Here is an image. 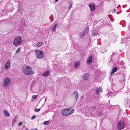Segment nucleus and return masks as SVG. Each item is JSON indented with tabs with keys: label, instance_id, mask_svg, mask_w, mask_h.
I'll return each mask as SVG.
<instances>
[{
	"label": "nucleus",
	"instance_id": "2eb2a0df",
	"mask_svg": "<svg viewBox=\"0 0 130 130\" xmlns=\"http://www.w3.org/2000/svg\"><path fill=\"white\" fill-rule=\"evenodd\" d=\"M3 112L5 116L6 117H9L10 116V114L8 112V111L4 109V110Z\"/></svg>",
	"mask_w": 130,
	"mask_h": 130
},
{
	"label": "nucleus",
	"instance_id": "72a5a7b5",
	"mask_svg": "<svg viewBox=\"0 0 130 130\" xmlns=\"http://www.w3.org/2000/svg\"><path fill=\"white\" fill-rule=\"evenodd\" d=\"M102 88H101L100 87H99L98 88H96L95 89H101Z\"/></svg>",
	"mask_w": 130,
	"mask_h": 130
},
{
	"label": "nucleus",
	"instance_id": "423d86ee",
	"mask_svg": "<svg viewBox=\"0 0 130 130\" xmlns=\"http://www.w3.org/2000/svg\"><path fill=\"white\" fill-rule=\"evenodd\" d=\"M125 126V123L123 120H121L119 121L117 124V129L119 130H121L123 129Z\"/></svg>",
	"mask_w": 130,
	"mask_h": 130
},
{
	"label": "nucleus",
	"instance_id": "0eeeda50",
	"mask_svg": "<svg viewBox=\"0 0 130 130\" xmlns=\"http://www.w3.org/2000/svg\"><path fill=\"white\" fill-rule=\"evenodd\" d=\"M10 60H9L5 64V68L6 70H7L8 68H10Z\"/></svg>",
	"mask_w": 130,
	"mask_h": 130
},
{
	"label": "nucleus",
	"instance_id": "6ab92c4d",
	"mask_svg": "<svg viewBox=\"0 0 130 130\" xmlns=\"http://www.w3.org/2000/svg\"><path fill=\"white\" fill-rule=\"evenodd\" d=\"M69 7L68 8L69 10L71 8L72 5H73V3L72 1H70L69 2Z\"/></svg>",
	"mask_w": 130,
	"mask_h": 130
},
{
	"label": "nucleus",
	"instance_id": "4c0bfd02",
	"mask_svg": "<svg viewBox=\"0 0 130 130\" xmlns=\"http://www.w3.org/2000/svg\"><path fill=\"white\" fill-rule=\"evenodd\" d=\"M59 0H55V2H57Z\"/></svg>",
	"mask_w": 130,
	"mask_h": 130
},
{
	"label": "nucleus",
	"instance_id": "20e7f679",
	"mask_svg": "<svg viewBox=\"0 0 130 130\" xmlns=\"http://www.w3.org/2000/svg\"><path fill=\"white\" fill-rule=\"evenodd\" d=\"M35 53L37 58L41 59L43 57L44 53L41 50H37L35 51Z\"/></svg>",
	"mask_w": 130,
	"mask_h": 130
},
{
	"label": "nucleus",
	"instance_id": "b1692460",
	"mask_svg": "<svg viewBox=\"0 0 130 130\" xmlns=\"http://www.w3.org/2000/svg\"><path fill=\"white\" fill-rule=\"evenodd\" d=\"M123 39V40H124L123 41H122L120 42L122 44H123V43H125V45H126V38H124V39H121L122 40Z\"/></svg>",
	"mask_w": 130,
	"mask_h": 130
},
{
	"label": "nucleus",
	"instance_id": "f704fd0d",
	"mask_svg": "<svg viewBox=\"0 0 130 130\" xmlns=\"http://www.w3.org/2000/svg\"><path fill=\"white\" fill-rule=\"evenodd\" d=\"M22 124V123L21 122H20L19 123L18 125L19 126L21 125Z\"/></svg>",
	"mask_w": 130,
	"mask_h": 130
},
{
	"label": "nucleus",
	"instance_id": "c756f323",
	"mask_svg": "<svg viewBox=\"0 0 130 130\" xmlns=\"http://www.w3.org/2000/svg\"><path fill=\"white\" fill-rule=\"evenodd\" d=\"M92 35L94 36H95L96 35H98V33L97 32H93L92 33Z\"/></svg>",
	"mask_w": 130,
	"mask_h": 130
},
{
	"label": "nucleus",
	"instance_id": "ddd939ff",
	"mask_svg": "<svg viewBox=\"0 0 130 130\" xmlns=\"http://www.w3.org/2000/svg\"><path fill=\"white\" fill-rule=\"evenodd\" d=\"M88 75L87 73H85L84 74L83 77V79L85 80H87L88 78Z\"/></svg>",
	"mask_w": 130,
	"mask_h": 130
},
{
	"label": "nucleus",
	"instance_id": "4468645a",
	"mask_svg": "<svg viewBox=\"0 0 130 130\" xmlns=\"http://www.w3.org/2000/svg\"><path fill=\"white\" fill-rule=\"evenodd\" d=\"M118 70V68L117 67H115L113 68L112 69V71H111L110 74L111 75L112 74L114 73L117 71Z\"/></svg>",
	"mask_w": 130,
	"mask_h": 130
},
{
	"label": "nucleus",
	"instance_id": "58836bf2",
	"mask_svg": "<svg viewBox=\"0 0 130 130\" xmlns=\"http://www.w3.org/2000/svg\"><path fill=\"white\" fill-rule=\"evenodd\" d=\"M93 107V108H96V107H95V106H94Z\"/></svg>",
	"mask_w": 130,
	"mask_h": 130
},
{
	"label": "nucleus",
	"instance_id": "a19ab883",
	"mask_svg": "<svg viewBox=\"0 0 130 130\" xmlns=\"http://www.w3.org/2000/svg\"><path fill=\"white\" fill-rule=\"evenodd\" d=\"M43 98L41 99V100L42 99H43Z\"/></svg>",
	"mask_w": 130,
	"mask_h": 130
},
{
	"label": "nucleus",
	"instance_id": "f8f14e48",
	"mask_svg": "<svg viewBox=\"0 0 130 130\" xmlns=\"http://www.w3.org/2000/svg\"><path fill=\"white\" fill-rule=\"evenodd\" d=\"M92 59L91 56H90L87 60V63L88 64H90L92 62Z\"/></svg>",
	"mask_w": 130,
	"mask_h": 130
},
{
	"label": "nucleus",
	"instance_id": "6e6552de",
	"mask_svg": "<svg viewBox=\"0 0 130 130\" xmlns=\"http://www.w3.org/2000/svg\"><path fill=\"white\" fill-rule=\"evenodd\" d=\"M73 96L76 99V101L78 96V91L77 90L75 91L73 94Z\"/></svg>",
	"mask_w": 130,
	"mask_h": 130
},
{
	"label": "nucleus",
	"instance_id": "7ed1b4c3",
	"mask_svg": "<svg viewBox=\"0 0 130 130\" xmlns=\"http://www.w3.org/2000/svg\"><path fill=\"white\" fill-rule=\"evenodd\" d=\"M74 111V110L72 108L66 109L62 111V113L64 116H68L73 113Z\"/></svg>",
	"mask_w": 130,
	"mask_h": 130
},
{
	"label": "nucleus",
	"instance_id": "412c9836",
	"mask_svg": "<svg viewBox=\"0 0 130 130\" xmlns=\"http://www.w3.org/2000/svg\"><path fill=\"white\" fill-rule=\"evenodd\" d=\"M125 103L126 104H127L128 105H130V100L129 99L125 101Z\"/></svg>",
	"mask_w": 130,
	"mask_h": 130
},
{
	"label": "nucleus",
	"instance_id": "ea45409f",
	"mask_svg": "<svg viewBox=\"0 0 130 130\" xmlns=\"http://www.w3.org/2000/svg\"><path fill=\"white\" fill-rule=\"evenodd\" d=\"M113 54H112V56H113Z\"/></svg>",
	"mask_w": 130,
	"mask_h": 130
},
{
	"label": "nucleus",
	"instance_id": "bb28decb",
	"mask_svg": "<svg viewBox=\"0 0 130 130\" xmlns=\"http://www.w3.org/2000/svg\"><path fill=\"white\" fill-rule=\"evenodd\" d=\"M49 122L48 121H46L44 122V124L46 125H48L49 124Z\"/></svg>",
	"mask_w": 130,
	"mask_h": 130
},
{
	"label": "nucleus",
	"instance_id": "e433bc0d",
	"mask_svg": "<svg viewBox=\"0 0 130 130\" xmlns=\"http://www.w3.org/2000/svg\"><path fill=\"white\" fill-rule=\"evenodd\" d=\"M32 130H38L36 128H35V129H32Z\"/></svg>",
	"mask_w": 130,
	"mask_h": 130
},
{
	"label": "nucleus",
	"instance_id": "393cba45",
	"mask_svg": "<svg viewBox=\"0 0 130 130\" xmlns=\"http://www.w3.org/2000/svg\"><path fill=\"white\" fill-rule=\"evenodd\" d=\"M21 49L20 47L18 48L16 51V53H17L19 52L21 50Z\"/></svg>",
	"mask_w": 130,
	"mask_h": 130
},
{
	"label": "nucleus",
	"instance_id": "5701e85b",
	"mask_svg": "<svg viewBox=\"0 0 130 130\" xmlns=\"http://www.w3.org/2000/svg\"><path fill=\"white\" fill-rule=\"evenodd\" d=\"M89 30V29L88 27H87L85 28L84 32L85 33H87L88 32Z\"/></svg>",
	"mask_w": 130,
	"mask_h": 130
},
{
	"label": "nucleus",
	"instance_id": "c9c22d12",
	"mask_svg": "<svg viewBox=\"0 0 130 130\" xmlns=\"http://www.w3.org/2000/svg\"><path fill=\"white\" fill-rule=\"evenodd\" d=\"M110 19L112 22H113L114 21L113 20V19H112L111 18H110Z\"/></svg>",
	"mask_w": 130,
	"mask_h": 130
},
{
	"label": "nucleus",
	"instance_id": "c85d7f7f",
	"mask_svg": "<svg viewBox=\"0 0 130 130\" xmlns=\"http://www.w3.org/2000/svg\"><path fill=\"white\" fill-rule=\"evenodd\" d=\"M49 18L51 20V22H52L53 21V17L52 15H51L49 17Z\"/></svg>",
	"mask_w": 130,
	"mask_h": 130
},
{
	"label": "nucleus",
	"instance_id": "cd10ccee",
	"mask_svg": "<svg viewBox=\"0 0 130 130\" xmlns=\"http://www.w3.org/2000/svg\"><path fill=\"white\" fill-rule=\"evenodd\" d=\"M40 110V108L39 109H36L35 110V111L37 112H38Z\"/></svg>",
	"mask_w": 130,
	"mask_h": 130
},
{
	"label": "nucleus",
	"instance_id": "a878e982",
	"mask_svg": "<svg viewBox=\"0 0 130 130\" xmlns=\"http://www.w3.org/2000/svg\"><path fill=\"white\" fill-rule=\"evenodd\" d=\"M37 95H33L32 97V99H33L34 100H36L37 98Z\"/></svg>",
	"mask_w": 130,
	"mask_h": 130
},
{
	"label": "nucleus",
	"instance_id": "7c9ffc66",
	"mask_svg": "<svg viewBox=\"0 0 130 130\" xmlns=\"http://www.w3.org/2000/svg\"><path fill=\"white\" fill-rule=\"evenodd\" d=\"M36 117V116L35 115H34L31 118V120H33L35 119Z\"/></svg>",
	"mask_w": 130,
	"mask_h": 130
},
{
	"label": "nucleus",
	"instance_id": "473e14b6",
	"mask_svg": "<svg viewBox=\"0 0 130 130\" xmlns=\"http://www.w3.org/2000/svg\"><path fill=\"white\" fill-rule=\"evenodd\" d=\"M47 98H45V102H44V103L43 104V105L45 103V102L47 101Z\"/></svg>",
	"mask_w": 130,
	"mask_h": 130
},
{
	"label": "nucleus",
	"instance_id": "1a4fd4ad",
	"mask_svg": "<svg viewBox=\"0 0 130 130\" xmlns=\"http://www.w3.org/2000/svg\"><path fill=\"white\" fill-rule=\"evenodd\" d=\"M89 6L91 10L92 11H94L96 8L94 4H92L89 5Z\"/></svg>",
	"mask_w": 130,
	"mask_h": 130
},
{
	"label": "nucleus",
	"instance_id": "dca6fc26",
	"mask_svg": "<svg viewBox=\"0 0 130 130\" xmlns=\"http://www.w3.org/2000/svg\"><path fill=\"white\" fill-rule=\"evenodd\" d=\"M85 33L84 32H81L79 34V36L80 38H82L84 36Z\"/></svg>",
	"mask_w": 130,
	"mask_h": 130
},
{
	"label": "nucleus",
	"instance_id": "4be33fe9",
	"mask_svg": "<svg viewBox=\"0 0 130 130\" xmlns=\"http://www.w3.org/2000/svg\"><path fill=\"white\" fill-rule=\"evenodd\" d=\"M57 25V24H56L54 26L52 30V31L53 32H54L55 31Z\"/></svg>",
	"mask_w": 130,
	"mask_h": 130
},
{
	"label": "nucleus",
	"instance_id": "a211bd4d",
	"mask_svg": "<svg viewBox=\"0 0 130 130\" xmlns=\"http://www.w3.org/2000/svg\"><path fill=\"white\" fill-rule=\"evenodd\" d=\"M79 65V63L78 62H75L74 63V66L75 68H77Z\"/></svg>",
	"mask_w": 130,
	"mask_h": 130
},
{
	"label": "nucleus",
	"instance_id": "f257e3e1",
	"mask_svg": "<svg viewBox=\"0 0 130 130\" xmlns=\"http://www.w3.org/2000/svg\"><path fill=\"white\" fill-rule=\"evenodd\" d=\"M22 70L24 73L25 74L28 75H31L33 73L32 68L28 66H23Z\"/></svg>",
	"mask_w": 130,
	"mask_h": 130
},
{
	"label": "nucleus",
	"instance_id": "9d476101",
	"mask_svg": "<svg viewBox=\"0 0 130 130\" xmlns=\"http://www.w3.org/2000/svg\"><path fill=\"white\" fill-rule=\"evenodd\" d=\"M109 90L110 91H109L108 93L109 94L115 93H117L118 92V90Z\"/></svg>",
	"mask_w": 130,
	"mask_h": 130
},
{
	"label": "nucleus",
	"instance_id": "f3484780",
	"mask_svg": "<svg viewBox=\"0 0 130 130\" xmlns=\"http://www.w3.org/2000/svg\"><path fill=\"white\" fill-rule=\"evenodd\" d=\"M42 44H44V43L43 42H38L37 43L36 46L37 47H39L41 46Z\"/></svg>",
	"mask_w": 130,
	"mask_h": 130
},
{
	"label": "nucleus",
	"instance_id": "39448f33",
	"mask_svg": "<svg viewBox=\"0 0 130 130\" xmlns=\"http://www.w3.org/2000/svg\"><path fill=\"white\" fill-rule=\"evenodd\" d=\"M22 39L20 36H17L13 42L14 45L17 46L20 44L22 42Z\"/></svg>",
	"mask_w": 130,
	"mask_h": 130
},
{
	"label": "nucleus",
	"instance_id": "2f4dec72",
	"mask_svg": "<svg viewBox=\"0 0 130 130\" xmlns=\"http://www.w3.org/2000/svg\"><path fill=\"white\" fill-rule=\"evenodd\" d=\"M99 115L100 116H101L102 115V112H101L100 113H99Z\"/></svg>",
	"mask_w": 130,
	"mask_h": 130
},
{
	"label": "nucleus",
	"instance_id": "f03ea898",
	"mask_svg": "<svg viewBox=\"0 0 130 130\" xmlns=\"http://www.w3.org/2000/svg\"><path fill=\"white\" fill-rule=\"evenodd\" d=\"M11 84V80L8 77L5 78L3 83V87L7 89L9 87Z\"/></svg>",
	"mask_w": 130,
	"mask_h": 130
},
{
	"label": "nucleus",
	"instance_id": "aec40b11",
	"mask_svg": "<svg viewBox=\"0 0 130 130\" xmlns=\"http://www.w3.org/2000/svg\"><path fill=\"white\" fill-rule=\"evenodd\" d=\"M102 92V90H96V92L97 95H100L99 93H100Z\"/></svg>",
	"mask_w": 130,
	"mask_h": 130
},
{
	"label": "nucleus",
	"instance_id": "9b49d317",
	"mask_svg": "<svg viewBox=\"0 0 130 130\" xmlns=\"http://www.w3.org/2000/svg\"><path fill=\"white\" fill-rule=\"evenodd\" d=\"M49 73V71L47 70L42 74V75L44 77L48 76Z\"/></svg>",
	"mask_w": 130,
	"mask_h": 130
}]
</instances>
